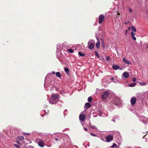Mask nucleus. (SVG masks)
<instances>
[{"label": "nucleus", "mask_w": 148, "mask_h": 148, "mask_svg": "<svg viewBox=\"0 0 148 148\" xmlns=\"http://www.w3.org/2000/svg\"><path fill=\"white\" fill-rule=\"evenodd\" d=\"M109 95V92L108 91H106L103 93L101 95V98L103 100L106 99Z\"/></svg>", "instance_id": "1"}, {"label": "nucleus", "mask_w": 148, "mask_h": 148, "mask_svg": "<svg viewBox=\"0 0 148 148\" xmlns=\"http://www.w3.org/2000/svg\"><path fill=\"white\" fill-rule=\"evenodd\" d=\"M105 19V16L103 14H101L99 16V23L100 24H101L103 21Z\"/></svg>", "instance_id": "2"}, {"label": "nucleus", "mask_w": 148, "mask_h": 148, "mask_svg": "<svg viewBox=\"0 0 148 148\" xmlns=\"http://www.w3.org/2000/svg\"><path fill=\"white\" fill-rule=\"evenodd\" d=\"M37 142L38 143L39 146L41 147H43L44 146V143L41 140L38 139L36 140Z\"/></svg>", "instance_id": "3"}, {"label": "nucleus", "mask_w": 148, "mask_h": 148, "mask_svg": "<svg viewBox=\"0 0 148 148\" xmlns=\"http://www.w3.org/2000/svg\"><path fill=\"white\" fill-rule=\"evenodd\" d=\"M113 136L112 135H109L107 136L106 140L108 142H109L113 140Z\"/></svg>", "instance_id": "4"}, {"label": "nucleus", "mask_w": 148, "mask_h": 148, "mask_svg": "<svg viewBox=\"0 0 148 148\" xmlns=\"http://www.w3.org/2000/svg\"><path fill=\"white\" fill-rule=\"evenodd\" d=\"M131 103L132 105H134L136 101V99L134 97H132L131 99Z\"/></svg>", "instance_id": "5"}, {"label": "nucleus", "mask_w": 148, "mask_h": 148, "mask_svg": "<svg viewBox=\"0 0 148 148\" xmlns=\"http://www.w3.org/2000/svg\"><path fill=\"white\" fill-rule=\"evenodd\" d=\"M85 119V116L83 114H80L79 116V119L82 121H84Z\"/></svg>", "instance_id": "6"}, {"label": "nucleus", "mask_w": 148, "mask_h": 148, "mask_svg": "<svg viewBox=\"0 0 148 148\" xmlns=\"http://www.w3.org/2000/svg\"><path fill=\"white\" fill-rule=\"evenodd\" d=\"M60 95L58 94L52 95L51 96V97L53 99L56 100L59 97Z\"/></svg>", "instance_id": "7"}, {"label": "nucleus", "mask_w": 148, "mask_h": 148, "mask_svg": "<svg viewBox=\"0 0 148 148\" xmlns=\"http://www.w3.org/2000/svg\"><path fill=\"white\" fill-rule=\"evenodd\" d=\"M88 48L90 49H92L94 47V44L92 43H90L89 42L88 43Z\"/></svg>", "instance_id": "8"}, {"label": "nucleus", "mask_w": 148, "mask_h": 148, "mask_svg": "<svg viewBox=\"0 0 148 148\" xmlns=\"http://www.w3.org/2000/svg\"><path fill=\"white\" fill-rule=\"evenodd\" d=\"M49 102L52 104H55L56 103V101H55V99H53L51 97H50L49 99Z\"/></svg>", "instance_id": "9"}, {"label": "nucleus", "mask_w": 148, "mask_h": 148, "mask_svg": "<svg viewBox=\"0 0 148 148\" xmlns=\"http://www.w3.org/2000/svg\"><path fill=\"white\" fill-rule=\"evenodd\" d=\"M123 61L125 63L128 64H131V62L130 61L127 60L125 58H123Z\"/></svg>", "instance_id": "10"}, {"label": "nucleus", "mask_w": 148, "mask_h": 148, "mask_svg": "<svg viewBox=\"0 0 148 148\" xmlns=\"http://www.w3.org/2000/svg\"><path fill=\"white\" fill-rule=\"evenodd\" d=\"M91 104L87 102L85 104V108L86 109H88L91 106Z\"/></svg>", "instance_id": "11"}, {"label": "nucleus", "mask_w": 148, "mask_h": 148, "mask_svg": "<svg viewBox=\"0 0 148 148\" xmlns=\"http://www.w3.org/2000/svg\"><path fill=\"white\" fill-rule=\"evenodd\" d=\"M123 76L125 78H126L129 77V74L127 72H124L123 74L122 77Z\"/></svg>", "instance_id": "12"}, {"label": "nucleus", "mask_w": 148, "mask_h": 148, "mask_svg": "<svg viewBox=\"0 0 148 148\" xmlns=\"http://www.w3.org/2000/svg\"><path fill=\"white\" fill-rule=\"evenodd\" d=\"M112 68L114 70H116L119 68V66L118 65H113L112 66Z\"/></svg>", "instance_id": "13"}, {"label": "nucleus", "mask_w": 148, "mask_h": 148, "mask_svg": "<svg viewBox=\"0 0 148 148\" xmlns=\"http://www.w3.org/2000/svg\"><path fill=\"white\" fill-rule=\"evenodd\" d=\"M100 47V41H98L96 44V47L99 49Z\"/></svg>", "instance_id": "14"}, {"label": "nucleus", "mask_w": 148, "mask_h": 148, "mask_svg": "<svg viewBox=\"0 0 148 148\" xmlns=\"http://www.w3.org/2000/svg\"><path fill=\"white\" fill-rule=\"evenodd\" d=\"M17 138L18 140H23V139H24V137L23 136H18Z\"/></svg>", "instance_id": "15"}, {"label": "nucleus", "mask_w": 148, "mask_h": 148, "mask_svg": "<svg viewBox=\"0 0 148 148\" xmlns=\"http://www.w3.org/2000/svg\"><path fill=\"white\" fill-rule=\"evenodd\" d=\"M64 71L68 74L69 73V69L67 67H65L64 68Z\"/></svg>", "instance_id": "16"}, {"label": "nucleus", "mask_w": 148, "mask_h": 148, "mask_svg": "<svg viewBox=\"0 0 148 148\" xmlns=\"http://www.w3.org/2000/svg\"><path fill=\"white\" fill-rule=\"evenodd\" d=\"M56 75L58 77H61V74L60 72H57L56 73Z\"/></svg>", "instance_id": "17"}, {"label": "nucleus", "mask_w": 148, "mask_h": 148, "mask_svg": "<svg viewBox=\"0 0 148 148\" xmlns=\"http://www.w3.org/2000/svg\"><path fill=\"white\" fill-rule=\"evenodd\" d=\"M132 32H136V29L133 26H132Z\"/></svg>", "instance_id": "18"}, {"label": "nucleus", "mask_w": 148, "mask_h": 148, "mask_svg": "<svg viewBox=\"0 0 148 148\" xmlns=\"http://www.w3.org/2000/svg\"><path fill=\"white\" fill-rule=\"evenodd\" d=\"M78 54L79 56L81 57L84 56L85 55V54L82 53L80 51L78 52Z\"/></svg>", "instance_id": "19"}, {"label": "nucleus", "mask_w": 148, "mask_h": 148, "mask_svg": "<svg viewBox=\"0 0 148 148\" xmlns=\"http://www.w3.org/2000/svg\"><path fill=\"white\" fill-rule=\"evenodd\" d=\"M136 85V83H133L132 84H130L129 86L133 87L135 86Z\"/></svg>", "instance_id": "20"}, {"label": "nucleus", "mask_w": 148, "mask_h": 148, "mask_svg": "<svg viewBox=\"0 0 148 148\" xmlns=\"http://www.w3.org/2000/svg\"><path fill=\"white\" fill-rule=\"evenodd\" d=\"M88 101L89 102H91L92 101V98L91 97H89L88 99Z\"/></svg>", "instance_id": "21"}, {"label": "nucleus", "mask_w": 148, "mask_h": 148, "mask_svg": "<svg viewBox=\"0 0 148 148\" xmlns=\"http://www.w3.org/2000/svg\"><path fill=\"white\" fill-rule=\"evenodd\" d=\"M140 85H142V86H144V85H146L147 84V83L145 82H140Z\"/></svg>", "instance_id": "22"}, {"label": "nucleus", "mask_w": 148, "mask_h": 148, "mask_svg": "<svg viewBox=\"0 0 148 148\" xmlns=\"http://www.w3.org/2000/svg\"><path fill=\"white\" fill-rule=\"evenodd\" d=\"M67 50L70 53H72L73 52V50L71 49H67Z\"/></svg>", "instance_id": "23"}, {"label": "nucleus", "mask_w": 148, "mask_h": 148, "mask_svg": "<svg viewBox=\"0 0 148 148\" xmlns=\"http://www.w3.org/2000/svg\"><path fill=\"white\" fill-rule=\"evenodd\" d=\"M14 145L16 148H21L20 146L18 145L15 144Z\"/></svg>", "instance_id": "24"}, {"label": "nucleus", "mask_w": 148, "mask_h": 148, "mask_svg": "<svg viewBox=\"0 0 148 148\" xmlns=\"http://www.w3.org/2000/svg\"><path fill=\"white\" fill-rule=\"evenodd\" d=\"M131 36H132V38L133 40H136V37L134 36V35H133V36L132 35Z\"/></svg>", "instance_id": "25"}, {"label": "nucleus", "mask_w": 148, "mask_h": 148, "mask_svg": "<svg viewBox=\"0 0 148 148\" xmlns=\"http://www.w3.org/2000/svg\"><path fill=\"white\" fill-rule=\"evenodd\" d=\"M116 144L115 143H114L113 145L111 146V147H112V148H113V147H116Z\"/></svg>", "instance_id": "26"}, {"label": "nucleus", "mask_w": 148, "mask_h": 148, "mask_svg": "<svg viewBox=\"0 0 148 148\" xmlns=\"http://www.w3.org/2000/svg\"><path fill=\"white\" fill-rule=\"evenodd\" d=\"M95 55L98 57V58H99V56L98 55V54L97 51L95 52Z\"/></svg>", "instance_id": "27"}, {"label": "nucleus", "mask_w": 148, "mask_h": 148, "mask_svg": "<svg viewBox=\"0 0 148 148\" xmlns=\"http://www.w3.org/2000/svg\"><path fill=\"white\" fill-rule=\"evenodd\" d=\"M135 32H132L131 33V35H135Z\"/></svg>", "instance_id": "28"}, {"label": "nucleus", "mask_w": 148, "mask_h": 148, "mask_svg": "<svg viewBox=\"0 0 148 148\" xmlns=\"http://www.w3.org/2000/svg\"><path fill=\"white\" fill-rule=\"evenodd\" d=\"M132 81L133 82H135L136 81V79L135 78H133Z\"/></svg>", "instance_id": "29"}, {"label": "nucleus", "mask_w": 148, "mask_h": 148, "mask_svg": "<svg viewBox=\"0 0 148 148\" xmlns=\"http://www.w3.org/2000/svg\"><path fill=\"white\" fill-rule=\"evenodd\" d=\"M129 12H131L132 11V10L131 9V8H129Z\"/></svg>", "instance_id": "30"}, {"label": "nucleus", "mask_w": 148, "mask_h": 148, "mask_svg": "<svg viewBox=\"0 0 148 148\" xmlns=\"http://www.w3.org/2000/svg\"><path fill=\"white\" fill-rule=\"evenodd\" d=\"M90 127L92 128L93 129H95V128L96 127L94 125L91 126Z\"/></svg>", "instance_id": "31"}, {"label": "nucleus", "mask_w": 148, "mask_h": 148, "mask_svg": "<svg viewBox=\"0 0 148 148\" xmlns=\"http://www.w3.org/2000/svg\"><path fill=\"white\" fill-rule=\"evenodd\" d=\"M130 29H131V27H129L128 29V30H127V31H126V32H127V30L129 31H130Z\"/></svg>", "instance_id": "32"}, {"label": "nucleus", "mask_w": 148, "mask_h": 148, "mask_svg": "<svg viewBox=\"0 0 148 148\" xmlns=\"http://www.w3.org/2000/svg\"><path fill=\"white\" fill-rule=\"evenodd\" d=\"M110 58V57L108 56V57L106 58V60L108 61H109Z\"/></svg>", "instance_id": "33"}, {"label": "nucleus", "mask_w": 148, "mask_h": 148, "mask_svg": "<svg viewBox=\"0 0 148 148\" xmlns=\"http://www.w3.org/2000/svg\"><path fill=\"white\" fill-rule=\"evenodd\" d=\"M90 135L93 136H96V135L95 134H93L92 133H90Z\"/></svg>", "instance_id": "34"}, {"label": "nucleus", "mask_w": 148, "mask_h": 148, "mask_svg": "<svg viewBox=\"0 0 148 148\" xmlns=\"http://www.w3.org/2000/svg\"><path fill=\"white\" fill-rule=\"evenodd\" d=\"M101 45H103V47H104V42L103 41V42L101 43Z\"/></svg>", "instance_id": "35"}, {"label": "nucleus", "mask_w": 148, "mask_h": 148, "mask_svg": "<svg viewBox=\"0 0 148 148\" xmlns=\"http://www.w3.org/2000/svg\"><path fill=\"white\" fill-rule=\"evenodd\" d=\"M114 78L113 77H112L111 78V80H114Z\"/></svg>", "instance_id": "36"}, {"label": "nucleus", "mask_w": 148, "mask_h": 148, "mask_svg": "<svg viewBox=\"0 0 148 148\" xmlns=\"http://www.w3.org/2000/svg\"><path fill=\"white\" fill-rule=\"evenodd\" d=\"M55 140L57 141H58V139L57 138H55Z\"/></svg>", "instance_id": "37"}, {"label": "nucleus", "mask_w": 148, "mask_h": 148, "mask_svg": "<svg viewBox=\"0 0 148 148\" xmlns=\"http://www.w3.org/2000/svg\"><path fill=\"white\" fill-rule=\"evenodd\" d=\"M23 134H27V135H29V134H28V133H26V134H25V133H23Z\"/></svg>", "instance_id": "38"}, {"label": "nucleus", "mask_w": 148, "mask_h": 148, "mask_svg": "<svg viewBox=\"0 0 148 148\" xmlns=\"http://www.w3.org/2000/svg\"><path fill=\"white\" fill-rule=\"evenodd\" d=\"M97 40H98V41H99V38H97Z\"/></svg>", "instance_id": "39"}, {"label": "nucleus", "mask_w": 148, "mask_h": 148, "mask_svg": "<svg viewBox=\"0 0 148 148\" xmlns=\"http://www.w3.org/2000/svg\"><path fill=\"white\" fill-rule=\"evenodd\" d=\"M52 73L53 74H55V72H54V71H53V72H52Z\"/></svg>", "instance_id": "40"}, {"label": "nucleus", "mask_w": 148, "mask_h": 148, "mask_svg": "<svg viewBox=\"0 0 148 148\" xmlns=\"http://www.w3.org/2000/svg\"><path fill=\"white\" fill-rule=\"evenodd\" d=\"M117 14V16H118V15H120V13H118Z\"/></svg>", "instance_id": "41"}, {"label": "nucleus", "mask_w": 148, "mask_h": 148, "mask_svg": "<svg viewBox=\"0 0 148 148\" xmlns=\"http://www.w3.org/2000/svg\"><path fill=\"white\" fill-rule=\"evenodd\" d=\"M84 130L86 131H87V130L86 128H85Z\"/></svg>", "instance_id": "42"}, {"label": "nucleus", "mask_w": 148, "mask_h": 148, "mask_svg": "<svg viewBox=\"0 0 148 148\" xmlns=\"http://www.w3.org/2000/svg\"><path fill=\"white\" fill-rule=\"evenodd\" d=\"M119 69H120V70H121L122 69L121 67H119Z\"/></svg>", "instance_id": "43"}, {"label": "nucleus", "mask_w": 148, "mask_h": 148, "mask_svg": "<svg viewBox=\"0 0 148 148\" xmlns=\"http://www.w3.org/2000/svg\"><path fill=\"white\" fill-rule=\"evenodd\" d=\"M17 143L19 144V142H18V141H17Z\"/></svg>", "instance_id": "44"}, {"label": "nucleus", "mask_w": 148, "mask_h": 148, "mask_svg": "<svg viewBox=\"0 0 148 148\" xmlns=\"http://www.w3.org/2000/svg\"><path fill=\"white\" fill-rule=\"evenodd\" d=\"M145 136H143V138H144V137H145Z\"/></svg>", "instance_id": "45"}]
</instances>
